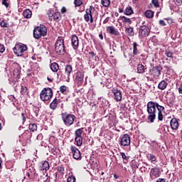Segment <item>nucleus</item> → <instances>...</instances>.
Masks as SVG:
<instances>
[{
	"label": "nucleus",
	"instance_id": "nucleus-29",
	"mask_svg": "<svg viewBox=\"0 0 182 182\" xmlns=\"http://www.w3.org/2000/svg\"><path fill=\"white\" fill-rule=\"evenodd\" d=\"M75 140L76 142V146H77L78 147H80V146H82L83 143V138L80 136H75Z\"/></svg>",
	"mask_w": 182,
	"mask_h": 182
},
{
	"label": "nucleus",
	"instance_id": "nucleus-9",
	"mask_svg": "<svg viewBox=\"0 0 182 182\" xmlns=\"http://www.w3.org/2000/svg\"><path fill=\"white\" fill-rule=\"evenodd\" d=\"M150 33V28L146 25H142L139 27V38H146Z\"/></svg>",
	"mask_w": 182,
	"mask_h": 182
},
{
	"label": "nucleus",
	"instance_id": "nucleus-40",
	"mask_svg": "<svg viewBox=\"0 0 182 182\" xmlns=\"http://www.w3.org/2000/svg\"><path fill=\"white\" fill-rule=\"evenodd\" d=\"M82 4H83L82 0H75L74 1V4H75V8L77 6H80V5H82Z\"/></svg>",
	"mask_w": 182,
	"mask_h": 182
},
{
	"label": "nucleus",
	"instance_id": "nucleus-23",
	"mask_svg": "<svg viewBox=\"0 0 182 182\" xmlns=\"http://www.w3.org/2000/svg\"><path fill=\"white\" fill-rule=\"evenodd\" d=\"M23 15L26 19H29L32 18V11L30 9H26L23 11Z\"/></svg>",
	"mask_w": 182,
	"mask_h": 182
},
{
	"label": "nucleus",
	"instance_id": "nucleus-5",
	"mask_svg": "<svg viewBox=\"0 0 182 182\" xmlns=\"http://www.w3.org/2000/svg\"><path fill=\"white\" fill-rule=\"evenodd\" d=\"M26 50H28V47L22 43L16 44L14 48V52L16 56H23Z\"/></svg>",
	"mask_w": 182,
	"mask_h": 182
},
{
	"label": "nucleus",
	"instance_id": "nucleus-12",
	"mask_svg": "<svg viewBox=\"0 0 182 182\" xmlns=\"http://www.w3.org/2000/svg\"><path fill=\"white\" fill-rule=\"evenodd\" d=\"M112 92L114 94V100H116V102H121L122 98V91L118 90L117 87H113Z\"/></svg>",
	"mask_w": 182,
	"mask_h": 182
},
{
	"label": "nucleus",
	"instance_id": "nucleus-21",
	"mask_svg": "<svg viewBox=\"0 0 182 182\" xmlns=\"http://www.w3.org/2000/svg\"><path fill=\"white\" fill-rule=\"evenodd\" d=\"M168 83L166 82V80L161 81L158 85V89L159 90H164L166 87H167Z\"/></svg>",
	"mask_w": 182,
	"mask_h": 182
},
{
	"label": "nucleus",
	"instance_id": "nucleus-49",
	"mask_svg": "<svg viewBox=\"0 0 182 182\" xmlns=\"http://www.w3.org/2000/svg\"><path fill=\"white\" fill-rule=\"evenodd\" d=\"M5 52V46L3 44H0V53Z\"/></svg>",
	"mask_w": 182,
	"mask_h": 182
},
{
	"label": "nucleus",
	"instance_id": "nucleus-52",
	"mask_svg": "<svg viewBox=\"0 0 182 182\" xmlns=\"http://www.w3.org/2000/svg\"><path fill=\"white\" fill-rule=\"evenodd\" d=\"M37 140H42L43 139V136L42 135V134H39L38 136H37Z\"/></svg>",
	"mask_w": 182,
	"mask_h": 182
},
{
	"label": "nucleus",
	"instance_id": "nucleus-50",
	"mask_svg": "<svg viewBox=\"0 0 182 182\" xmlns=\"http://www.w3.org/2000/svg\"><path fill=\"white\" fill-rule=\"evenodd\" d=\"M9 99L10 100H11V102H15V100H16V99L15 98V96H14V95H10V96L9 97Z\"/></svg>",
	"mask_w": 182,
	"mask_h": 182
},
{
	"label": "nucleus",
	"instance_id": "nucleus-61",
	"mask_svg": "<svg viewBox=\"0 0 182 182\" xmlns=\"http://www.w3.org/2000/svg\"><path fill=\"white\" fill-rule=\"evenodd\" d=\"M48 82H53V78H50L49 77H47Z\"/></svg>",
	"mask_w": 182,
	"mask_h": 182
},
{
	"label": "nucleus",
	"instance_id": "nucleus-62",
	"mask_svg": "<svg viewBox=\"0 0 182 182\" xmlns=\"http://www.w3.org/2000/svg\"><path fill=\"white\" fill-rule=\"evenodd\" d=\"M99 38H100V39H101L102 41H103V34H100V35H99Z\"/></svg>",
	"mask_w": 182,
	"mask_h": 182
},
{
	"label": "nucleus",
	"instance_id": "nucleus-14",
	"mask_svg": "<svg viewBox=\"0 0 182 182\" xmlns=\"http://www.w3.org/2000/svg\"><path fill=\"white\" fill-rule=\"evenodd\" d=\"M121 146H130V136L129 134H125L121 139L120 141Z\"/></svg>",
	"mask_w": 182,
	"mask_h": 182
},
{
	"label": "nucleus",
	"instance_id": "nucleus-10",
	"mask_svg": "<svg viewBox=\"0 0 182 182\" xmlns=\"http://www.w3.org/2000/svg\"><path fill=\"white\" fill-rule=\"evenodd\" d=\"M48 15V18L50 21H56L57 22H59L60 20V13L53 11L52 9H49L47 12Z\"/></svg>",
	"mask_w": 182,
	"mask_h": 182
},
{
	"label": "nucleus",
	"instance_id": "nucleus-18",
	"mask_svg": "<svg viewBox=\"0 0 182 182\" xmlns=\"http://www.w3.org/2000/svg\"><path fill=\"white\" fill-rule=\"evenodd\" d=\"M170 124L172 130H177V129H178V121H177V119L173 118Z\"/></svg>",
	"mask_w": 182,
	"mask_h": 182
},
{
	"label": "nucleus",
	"instance_id": "nucleus-28",
	"mask_svg": "<svg viewBox=\"0 0 182 182\" xmlns=\"http://www.w3.org/2000/svg\"><path fill=\"white\" fill-rule=\"evenodd\" d=\"M122 22L124 23H128V25H132V20L126 16H120Z\"/></svg>",
	"mask_w": 182,
	"mask_h": 182
},
{
	"label": "nucleus",
	"instance_id": "nucleus-34",
	"mask_svg": "<svg viewBox=\"0 0 182 182\" xmlns=\"http://www.w3.org/2000/svg\"><path fill=\"white\" fill-rule=\"evenodd\" d=\"M144 15L146 16V18H153V16H154V13L153 11H151V10H147L146 11H145Z\"/></svg>",
	"mask_w": 182,
	"mask_h": 182
},
{
	"label": "nucleus",
	"instance_id": "nucleus-43",
	"mask_svg": "<svg viewBox=\"0 0 182 182\" xmlns=\"http://www.w3.org/2000/svg\"><path fill=\"white\" fill-rule=\"evenodd\" d=\"M147 157L149 160H151V161H154L156 160V156L151 154H149Z\"/></svg>",
	"mask_w": 182,
	"mask_h": 182
},
{
	"label": "nucleus",
	"instance_id": "nucleus-60",
	"mask_svg": "<svg viewBox=\"0 0 182 182\" xmlns=\"http://www.w3.org/2000/svg\"><path fill=\"white\" fill-rule=\"evenodd\" d=\"M174 2H176V4H181L182 0H174Z\"/></svg>",
	"mask_w": 182,
	"mask_h": 182
},
{
	"label": "nucleus",
	"instance_id": "nucleus-48",
	"mask_svg": "<svg viewBox=\"0 0 182 182\" xmlns=\"http://www.w3.org/2000/svg\"><path fill=\"white\" fill-rule=\"evenodd\" d=\"M60 92H61V93H65L66 92V86L62 85L60 87Z\"/></svg>",
	"mask_w": 182,
	"mask_h": 182
},
{
	"label": "nucleus",
	"instance_id": "nucleus-2",
	"mask_svg": "<svg viewBox=\"0 0 182 182\" xmlns=\"http://www.w3.org/2000/svg\"><path fill=\"white\" fill-rule=\"evenodd\" d=\"M48 30L46 27L43 25L38 26L33 30V37L36 39H39V38H42V36H46V33Z\"/></svg>",
	"mask_w": 182,
	"mask_h": 182
},
{
	"label": "nucleus",
	"instance_id": "nucleus-15",
	"mask_svg": "<svg viewBox=\"0 0 182 182\" xmlns=\"http://www.w3.org/2000/svg\"><path fill=\"white\" fill-rule=\"evenodd\" d=\"M71 43L73 49H77V48H79V38L76 36H73L71 38Z\"/></svg>",
	"mask_w": 182,
	"mask_h": 182
},
{
	"label": "nucleus",
	"instance_id": "nucleus-39",
	"mask_svg": "<svg viewBox=\"0 0 182 182\" xmlns=\"http://www.w3.org/2000/svg\"><path fill=\"white\" fill-rule=\"evenodd\" d=\"M165 55L167 58H173V52L170 50H166Z\"/></svg>",
	"mask_w": 182,
	"mask_h": 182
},
{
	"label": "nucleus",
	"instance_id": "nucleus-32",
	"mask_svg": "<svg viewBox=\"0 0 182 182\" xmlns=\"http://www.w3.org/2000/svg\"><path fill=\"white\" fill-rule=\"evenodd\" d=\"M137 46H139V45H137V43L134 42L133 43V55H134V56L139 55V50H137Z\"/></svg>",
	"mask_w": 182,
	"mask_h": 182
},
{
	"label": "nucleus",
	"instance_id": "nucleus-17",
	"mask_svg": "<svg viewBox=\"0 0 182 182\" xmlns=\"http://www.w3.org/2000/svg\"><path fill=\"white\" fill-rule=\"evenodd\" d=\"M59 105H60V100L55 98L53 101L50 104V108L52 109V110H56Z\"/></svg>",
	"mask_w": 182,
	"mask_h": 182
},
{
	"label": "nucleus",
	"instance_id": "nucleus-63",
	"mask_svg": "<svg viewBox=\"0 0 182 182\" xmlns=\"http://www.w3.org/2000/svg\"><path fill=\"white\" fill-rule=\"evenodd\" d=\"M114 178H115V180H117V178H119V176L117 174H114Z\"/></svg>",
	"mask_w": 182,
	"mask_h": 182
},
{
	"label": "nucleus",
	"instance_id": "nucleus-31",
	"mask_svg": "<svg viewBox=\"0 0 182 182\" xmlns=\"http://www.w3.org/2000/svg\"><path fill=\"white\" fill-rule=\"evenodd\" d=\"M105 86L107 89H112L113 87V83H112V79L107 78L105 82Z\"/></svg>",
	"mask_w": 182,
	"mask_h": 182
},
{
	"label": "nucleus",
	"instance_id": "nucleus-35",
	"mask_svg": "<svg viewBox=\"0 0 182 182\" xmlns=\"http://www.w3.org/2000/svg\"><path fill=\"white\" fill-rule=\"evenodd\" d=\"M83 133V128L78 129L75 132V137H82V134Z\"/></svg>",
	"mask_w": 182,
	"mask_h": 182
},
{
	"label": "nucleus",
	"instance_id": "nucleus-64",
	"mask_svg": "<svg viewBox=\"0 0 182 182\" xmlns=\"http://www.w3.org/2000/svg\"><path fill=\"white\" fill-rule=\"evenodd\" d=\"M119 14L123 13V9L119 8Z\"/></svg>",
	"mask_w": 182,
	"mask_h": 182
},
{
	"label": "nucleus",
	"instance_id": "nucleus-24",
	"mask_svg": "<svg viewBox=\"0 0 182 182\" xmlns=\"http://www.w3.org/2000/svg\"><path fill=\"white\" fill-rule=\"evenodd\" d=\"M146 68L143 65V64H139L136 68L137 73L143 74L146 72Z\"/></svg>",
	"mask_w": 182,
	"mask_h": 182
},
{
	"label": "nucleus",
	"instance_id": "nucleus-36",
	"mask_svg": "<svg viewBox=\"0 0 182 182\" xmlns=\"http://www.w3.org/2000/svg\"><path fill=\"white\" fill-rule=\"evenodd\" d=\"M29 129L31 132H36V130H38V126L36 125V124H30Z\"/></svg>",
	"mask_w": 182,
	"mask_h": 182
},
{
	"label": "nucleus",
	"instance_id": "nucleus-54",
	"mask_svg": "<svg viewBox=\"0 0 182 182\" xmlns=\"http://www.w3.org/2000/svg\"><path fill=\"white\" fill-rule=\"evenodd\" d=\"M52 153L55 155L58 154V152H56V148L53 147L51 150Z\"/></svg>",
	"mask_w": 182,
	"mask_h": 182
},
{
	"label": "nucleus",
	"instance_id": "nucleus-47",
	"mask_svg": "<svg viewBox=\"0 0 182 182\" xmlns=\"http://www.w3.org/2000/svg\"><path fill=\"white\" fill-rule=\"evenodd\" d=\"M26 90H28V88H26V87L25 86H22L21 87V95H25V93H26Z\"/></svg>",
	"mask_w": 182,
	"mask_h": 182
},
{
	"label": "nucleus",
	"instance_id": "nucleus-19",
	"mask_svg": "<svg viewBox=\"0 0 182 182\" xmlns=\"http://www.w3.org/2000/svg\"><path fill=\"white\" fill-rule=\"evenodd\" d=\"M83 73L82 72H77L75 74V80L76 82H78L79 83H82L83 82Z\"/></svg>",
	"mask_w": 182,
	"mask_h": 182
},
{
	"label": "nucleus",
	"instance_id": "nucleus-16",
	"mask_svg": "<svg viewBox=\"0 0 182 182\" xmlns=\"http://www.w3.org/2000/svg\"><path fill=\"white\" fill-rule=\"evenodd\" d=\"M107 31L108 33H110V35H114V36H119V31L117 29H115L114 26H109L107 27Z\"/></svg>",
	"mask_w": 182,
	"mask_h": 182
},
{
	"label": "nucleus",
	"instance_id": "nucleus-13",
	"mask_svg": "<svg viewBox=\"0 0 182 182\" xmlns=\"http://www.w3.org/2000/svg\"><path fill=\"white\" fill-rule=\"evenodd\" d=\"M163 68L161 66H154L151 70V75L155 78L157 79L160 75H161V70Z\"/></svg>",
	"mask_w": 182,
	"mask_h": 182
},
{
	"label": "nucleus",
	"instance_id": "nucleus-30",
	"mask_svg": "<svg viewBox=\"0 0 182 182\" xmlns=\"http://www.w3.org/2000/svg\"><path fill=\"white\" fill-rule=\"evenodd\" d=\"M50 69L53 72H58L59 70V65L56 63H53L50 65Z\"/></svg>",
	"mask_w": 182,
	"mask_h": 182
},
{
	"label": "nucleus",
	"instance_id": "nucleus-33",
	"mask_svg": "<svg viewBox=\"0 0 182 182\" xmlns=\"http://www.w3.org/2000/svg\"><path fill=\"white\" fill-rule=\"evenodd\" d=\"M125 32L128 33L129 36H134V31L133 30V27L126 28Z\"/></svg>",
	"mask_w": 182,
	"mask_h": 182
},
{
	"label": "nucleus",
	"instance_id": "nucleus-59",
	"mask_svg": "<svg viewBox=\"0 0 182 182\" xmlns=\"http://www.w3.org/2000/svg\"><path fill=\"white\" fill-rule=\"evenodd\" d=\"M107 22H109V17H107L104 21H103V23H107Z\"/></svg>",
	"mask_w": 182,
	"mask_h": 182
},
{
	"label": "nucleus",
	"instance_id": "nucleus-58",
	"mask_svg": "<svg viewBox=\"0 0 182 182\" xmlns=\"http://www.w3.org/2000/svg\"><path fill=\"white\" fill-rule=\"evenodd\" d=\"M61 12H62L63 14H65V13L66 12V7H63V8L61 9Z\"/></svg>",
	"mask_w": 182,
	"mask_h": 182
},
{
	"label": "nucleus",
	"instance_id": "nucleus-38",
	"mask_svg": "<svg viewBox=\"0 0 182 182\" xmlns=\"http://www.w3.org/2000/svg\"><path fill=\"white\" fill-rule=\"evenodd\" d=\"M2 5H4L6 8H11V4H9V0H2Z\"/></svg>",
	"mask_w": 182,
	"mask_h": 182
},
{
	"label": "nucleus",
	"instance_id": "nucleus-55",
	"mask_svg": "<svg viewBox=\"0 0 182 182\" xmlns=\"http://www.w3.org/2000/svg\"><path fill=\"white\" fill-rule=\"evenodd\" d=\"M171 163L173 164V166H176V161L174 159L173 156L171 157Z\"/></svg>",
	"mask_w": 182,
	"mask_h": 182
},
{
	"label": "nucleus",
	"instance_id": "nucleus-42",
	"mask_svg": "<svg viewBox=\"0 0 182 182\" xmlns=\"http://www.w3.org/2000/svg\"><path fill=\"white\" fill-rule=\"evenodd\" d=\"M120 156L123 159V160H125V161H128L129 159H130V157L126 156V154H124V152H121Z\"/></svg>",
	"mask_w": 182,
	"mask_h": 182
},
{
	"label": "nucleus",
	"instance_id": "nucleus-45",
	"mask_svg": "<svg viewBox=\"0 0 182 182\" xmlns=\"http://www.w3.org/2000/svg\"><path fill=\"white\" fill-rule=\"evenodd\" d=\"M75 181H76V178H75V176H69L67 179V182H75Z\"/></svg>",
	"mask_w": 182,
	"mask_h": 182
},
{
	"label": "nucleus",
	"instance_id": "nucleus-37",
	"mask_svg": "<svg viewBox=\"0 0 182 182\" xmlns=\"http://www.w3.org/2000/svg\"><path fill=\"white\" fill-rule=\"evenodd\" d=\"M101 4L105 8H107V6H109V5H110V0H101Z\"/></svg>",
	"mask_w": 182,
	"mask_h": 182
},
{
	"label": "nucleus",
	"instance_id": "nucleus-11",
	"mask_svg": "<svg viewBox=\"0 0 182 182\" xmlns=\"http://www.w3.org/2000/svg\"><path fill=\"white\" fill-rule=\"evenodd\" d=\"M70 150L73 154V157L75 160H82V155L80 154V151H79L76 146H71Z\"/></svg>",
	"mask_w": 182,
	"mask_h": 182
},
{
	"label": "nucleus",
	"instance_id": "nucleus-41",
	"mask_svg": "<svg viewBox=\"0 0 182 182\" xmlns=\"http://www.w3.org/2000/svg\"><path fill=\"white\" fill-rule=\"evenodd\" d=\"M0 25L1 28H9V24L8 23V22L4 20L0 23Z\"/></svg>",
	"mask_w": 182,
	"mask_h": 182
},
{
	"label": "nucleus",
	"instance_id": "nucleus-7",
	"mask_svg": "<svg viewBox=\"0 0 182 182\" xmlns=\"http://www.w3.org/2000/svg\"><path fill=\"white\" fill-rule=\"evenodd\" d=\"M95 9L93 6H90L89 9L85 10V14L84 15V19L85 22H90V23H93V16L92 14L95 12Z\"/></svg>",
	"mask_w": 182,
	"mask_h": 182
},
{
	"label": "nucleus",
	"instance_id": "nucleus-56",
	"mask_svg": "<svg viewBox=\"0 0 182 182\" xmlns=\"http://www.w3.org/2000/svg\"><path fill=\"white\" fill-rule=\"evenodd\" d=\"M58 171H60V173H63V171H65V168L62 166H60L58 168Z\"/></svg>",
	"mask_w": 182,
	"mask_h": 182
},
{
	"label": "nucleus",
	"instance_id": "nucleus-22",
	"mask_svg": "<svg viewBox=\"0 0 182 182\" xmlns=\"http://www.w3.org/2000/svg\"><path fill=\"white\" fill-rule=\"evenodd\" d=\"M41 170H46V171H48L49 170V162L47 161H42L41 165L40 166Z\"/></svg>",
	"mask_w": 182,
	"mask_h": 182
},
{
	"label": "nucleus",
	"instance_id": "nucleus-51",
	"mask_svg": "<svg viewBox=\"0 0 182 182\" xmlns=\"http://www.w3.org/2000/svg\"><path fill=\"white\" fill-rule=\"evenodd\" d=\"M156 182H168V181H167V180H166L164 178H158Z\"/></svg>",
	"mask_w": 182,
	"mask_h": 182
},
{
	"label": "nucleus",
	"instance_id": "nucleus-25",
	"mask_svg": "<svg viewBox=\"0 0 182 182\" xmlns=\"http://www.w3.org/2000/svg\"><path fill=\"white\" fill-rule=\"evenodd\" d=\"M72 65H66L65 68V75H67L68 78L69 79V76H70V73H72Z\"/></svg>",
	"mask_w": 182,
	"mask_h": 182
},
{
	"label": "nucleus",
	"instance_id": "nucleus-3",
	"mask_svg": "<svg viewBox=\"0 0 182 182\" xmlns=\"http://www.w3.org/2000/svg\"><path fill=\"white\" fill-rule=\"evenodd\" d=\"M52 96H53V91L50 88H44L40 94L41 100L43 102H48L52 99Z\"/></svg>",
	"mask_w": 182,
	"mask_h": 182
},
{
	"label": "nucleus",
	"instance_id": "nucleus-26",
	"mask_svg": "<svg viewBox=\"0 0 182 182\" xmlns=\"http://www.w3.org/2000/svg\"><path fill=\"white\" fill-rule=\"evenodd\" d=\"M149 144L152 149V150H157L159 147H160V145H159V143L156 141H151L149 142Z\"/></svg>",
	"mask_w": 182,
	"mask_h": 182
},
{
	"label": "nucleus",
	"instance_id": "nucleus-6",
	"mask_svg": "<svg viewBox=\"0 0 182 182\" xmlns=\"http://www.w3.org/2000/svg\"><path fill=\"white\" fill-rule=\"evenodd\" d=\"M62 119L64 124L69 127L70 126H72V124H73L75 119H76V117H75L74 114H62Z\"/></svg>",
	"mask_w": 182,
	"mask_h": 182
},
{
	"label": "nucleus",
	"instance_id": "nucleus-20",
	"mask_svg": "<svg viewBox=\"0 0 182 182\" xmlns=\"http://www.w3.org/2000/svg\"><path fill=\"white\" fill-rule=\"evenodd\" d=\"M151 174L154 177H159L160 176V169L157 167H154L151 169Z\"/></svg>",
	"mask_w": 182,
	"mask_h": 182
},
{
	"label": "nucleus",
	"instance_id": "nucleus-46",
	"mask_svg": "<svg viewBox=\"0 0 182 182\" xmlns=\"http://www.w3.org/2000/svg\"><path fill=\"white\" fill-rule=\"evenodd\" d=\"M21 117H22L23 123H25V122H26V119H28V115H26V114L25 113H22Z\"/></svg>",
	"mask_w": 182,
	"mask_h": 182
},
{
	"label": "nucleus",
	"instance_id": "nucleus-27",
	"mask_svg": "<svg viewBox=\"0 0 182 182\" xmlns=\"http://www.w3.org/2000/svg\"><path fill=\"white\" fill-rule=\"evenodd\" d=\"M124 15H127V16L132 15V14H134V12H133V9L132 8V6H128L124 11Z\"/></svg>",
	"mask_w": 182,
	"mask_h": 182
},
{
	"label": "nucleus",
	"instance_id": "nucleus-53",
	"mask_svg": "<svg viewBox=\"0 0 182 182\" xmlns=\"http://www.w3.org/2000/svg\"><path fill=\"white\" fill-rule=\"evenodd\" d=\"M159 24H160L161 26H166V22H165L164 20H160V21H159Z\"/></svg>",
	"mask_w": 182,
	"mask_h": 182
},
{
	"label": "nucleus",
	"instance_id": "nucleus-57",
	"mask_svg": "<svg viewBox=\"0 0 182 182\" xmlns=\"http://www.w3.org/2000/svg\"><path fill=\"white\" fill-rule=\"evenodd\" d=\"M178 92H179L180 95H182V84L178 87Z\"/></svg>",
	"mask_w": 182,
	"mask_h": 182
},
{
	"label": "nucleus",
	"instance_id": "nucleus-4",
	"mask_svg": "<svg viewBox=\"0 0 182 182\" xmlns=\"http://www.w3.org/2000/svg\"><path fill=\"white\" fill-rule=\"evenodd\" d=\"M55 50L58 55L65 54V41L63 38H58L57 40Z\"/></svg>",
	"mask_w": 182,
	"mask_h": 182
},
{
	"label": "nucleus",
	"instance_id": "nucleus-8",
	"mask_svg": "<svg viewBox=\"0 0 182 182\" xmlns=\"http://www.w3.org/2000/svg\"><path fill=\"white\" fill-rule=\"evenodd\" d=\"M22 68H21V65L16 63H14L11 65V70L13 71V75L16 79H20L21 78V70Z\"/></svg>",
	"mask_w": 182,
	"mask_h": 182
},
{
	"label": "nucleus",
	"instance_id": "nucleus-44",
	"mask_svg": "<svg viewBox=\"0 0 182 182\" xmlns=\"http://www.w3.org/2000/svg\"><path fill=\"white\" fill-rule=\"evenodd\" d=\"M151 2L155 8H159V6H160V4H159V0H152Z\"/></svg>",
	"mask_w": 182,
	"mask_h": 182
},
{
	"label": "nucleus",
	"instance_id": "nucleus-1",
	"mask_svg": "<svg viewBox=\"0 0 182 182\" xmlns=\"http://www.w3.org/2000/svg\"><path fill=\"white\" fill-rule=\"evenodd\" d=\"M156 107L158 110V120L163 122V119H164V116L163 115V112L165 110L164 107L159 105L156 102L150 101L146 105V112L149 114L147 119L150 123H154V120H156Z\"/></svg>",
	"mask_w": 182,
	"mask_h": 182
}]
</instances>
